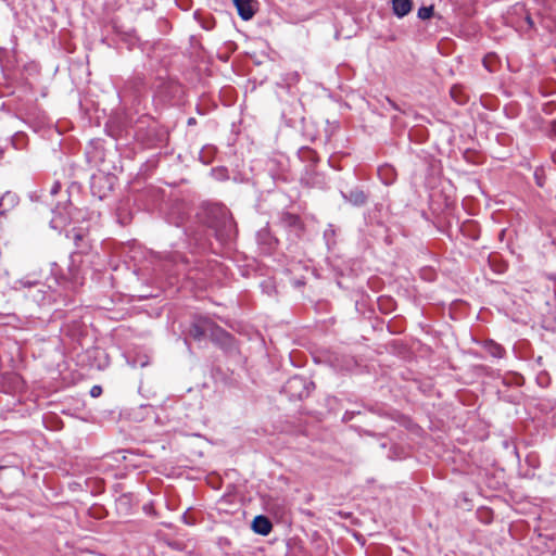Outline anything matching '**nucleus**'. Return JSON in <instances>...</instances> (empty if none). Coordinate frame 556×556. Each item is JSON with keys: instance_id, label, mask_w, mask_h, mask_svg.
<instances>
[{"instance_id": "nucleus-1", "label": "nucleus", "mask_w": 556, "mask_h": 556, "mask_svg": "<svg viewBox=\"0 0 556 556\" xmlns=\"http://www.w3.org/2000/svg\"><path fill=\"white\" fill-rule=\"evenodd\" d=\"M206 223L220 240L229 239L233 232V220L222 205H211L206 210Z\"/></svg>"}, {"instance_id": "nucleus-2", "label": "nucleus", "mask_w": 556, "mask_h": 556, "mask_svg": "<svg viewBox=\"0 0 556 556\" xmlns=\"http://www.w3.org/2000/svg\"><path fill=\"white\" fill-rule=\"evenodd\" d=\"M190 334L201 340L203 338H211L214 341L226 343L229 340V334L217 326L212 319L207 317H200L191 327Z\"/></svg>"}, {"instance_id": "nucleus-3", "label": "nucleus", "mask_w": 556, "mask_h": 556, "mask_svg": "<svg viewBox=\"0 0 556 556\" xmlns=\"http://www.w3.org/2000/svg\"><path fill=\"white\" fill-rule=\"evenodd\" d=\"M273 525L269 519L263 515L256 516L252 521V530L261 535L270 533Z\"/></svg>"}, {"instance_id": "nucleus-4", "label": "nucleus", "mask_w": 556, "mask_h": 556, "mask_svg": "<svg viewBox=\"0 0 556 556\" xmlns=\"http://www.w3.org/2000/svg\"><path fill=\"white\" fill-rule=\"evenodd\" d=\"M240 17L244 21H249L254 15L252 8V0H232Z\"/></svg>"}, {"instance_id": "nucleus-5", "label": "nucleus", "mask_w": 556, "mask_h": 556, "mask_svg": "<svg viewBox=\"0 0 556 556\" xmlns=\"http://www.w3.org/2000/svg\"><path fill=\"white\" fill-rule=\"evenodd\" d=\"M413 9L412 0H392L393 13L402 18L406 16Z\"/></svg>"}, {"instance_id": "nucleus-6", "label": "nucleus", "mask_w": 556, "mask_h": 556, "mask_svg": "<svg viewBox=\"0 0 556 556\" xmlns=\"http://www.w3.org/2000/svg\"><path fill=\"white\" fill-rule=\"evenodd\" d=\"M484 349L490 355H492L493 357H497V358L503 357L504 352H505L504 349L500 344H497L491 340L485 342Z\"/></svg>"}, {"instance_id": "nucleus-7", "label": "nucleus", "mask_w": 556, "mask_h": 556, "mask_svg": "<svg viewBox=\"0 0 556 556\" xmlns=\"http://www.w3.org/2000/svg\"><path fill=\"white\" fill-rule=\"evenodd\" d=\"M345 198L354 205H362L366 202V195L362 190H352Z\"/></svg>"}, {"instance_id": "nucleus-8", "label": "nucleus", "mask_w": 556, "mask_h": 556, "mask_svg": "<svg viewBox=\"0 0 556 556\" xmlns=\"http://www.w3.org/2000/svg\"><path fill=\"white\" fill-rule=\"evenodd\" d=\"M305 381L301 377H292L288 380L286 384V391L291 393L293 390H298L300 388H304Z\"/></svg>"}, {"instance_id": "nucleus-9", "label": "nucleus", "mask_w": 556, "mask_h": 556, "mask_svg": "<svg viewBox=\"0 0 556 556\" xmlns=\"http://www.w3.org/2000/svg\"><path fill=\"white\" fill-rule=\"evenodd\" d=\"M4 202H8L11 205L16 204V197L11 192H7L2 198H0V216L4 213L2 205Z\"/></svg>"}, {"instance_id": "nucleus-10", "label": "nucleus", "mask_w": 556, "mask_h": 556, "mask_svg": "<svg viewBox=\"0 0 556 556\" xmlns=\"http://www.w3.org/2000/svg\"><path fill=\"white\" fill-rule=\"evenodd\" d=\"M432 14H433V7H421L418 10V17L420 20H428L432 16Z\"/></svg>"}, {"instance_id": "nucleus-11", "label": "nucleus", "mask_w": 556, "mask_h": 556, "mask_svg": "<svg viewBox=\"0 0 556 556\" xmlns=\"http://www.w3.org/2000/svg\"><path fill=\"white\" fill-rule=\"evenodd\" d=\"M543 110L546 112V114H552L554 110V105L551 102L543 103Z\"/></svg>"}, {"instance_id": "nucleus-12", "label": "nucleus", "mask_w": 556, "mask_h": 556, "mask_svg": "<svg viewBox=\"0 0 556 556\" xmlns=\"http://www.w3.org/2000/svg\"><path fill=\"white\" fill-rule=\"evenodd\" d=\"M84 233L81 231H75L73 230V239L77 242L79 240L84 239Z\"/></svg>"}, {"instance_id": "nucleus-13", "label": "nucleus", "mask_w": 556, "mask_h": 556, "mask_svg": "<svg viewBox=\"0 0 556 556\" xmlns=\"http://www.w3.org/2000/svg\"><path fill=\"white\" fill-rule=\"evenodd\" d=\"M100 393H101V388H100V387L94 386V387L91 389V395H92V396H98Z\"/></svg>"}, {"instance_id": "nucleus-14", "label": "nucleus", "mask_w": 556, "mask_h": 556, "mask_svg": "<svg viewBox=\"0 0 556 556\" xmlns=\"http://www.w3.org/2000/svg\"><path fill=\"white\" fill-rule=\"evenodd\" d=\"M61 188V185L59 182L54 184L52 189H51V193L52 194H55Z\"/></svg>"}, {"instance_id": "nucleus-15", "label": "nucleus", "mask_w": 556, "mask_h": 556, "mask_svg": "<svg viewBox=\"0 0 556 556\" xmlns=\"http://www.w3.org/2000/svg\"><path fill=\"white\" fill-rule=\"evenodd\" d=\"M535 179H536L538 185L540 187H542L543 186V181H542V178H541V176H540L538 170L535 172Z\"/></svg>"}, {"instance_id": "nucleus-16", "label": "nucleus", "mask_w": 556, "mask_h": 556, "mask_svg": "<svg viewBox=\"0 0 556 556\" xmlns=\"http://www.w3.org/2000/svg\"><path fill=\"white\" fill-rule=\"evenodd\" d=\"M18 283H20L21 286H23V287H31V286H34V285H35L34 282H30V281H23V280L18 281Z\"/></svg>"}, {"instance_id": "nucleus-17", "label": "nucleus", "mask_w": 556, "mask_h": 556, "mask_svg": "<svg viewBox=\"0 0 556 556\" xmlns=\"http://www.w3.org/2000/svg\"><path fill=\"white\" fill-rule=\"evenodd\" d=\"M451 96H452V97H453L457 102H459V103L462 102V100H458V99L456 98V88H452V89H451Z\"/></svg>"}, {"instance_id": "nucleus-18", "label": "nucleus", "mask_w": 556, "mask_h": 556, "mask_svg": "<svg viewBox=\"0 0 556 556\" xmlns=\"http://www.w3.org/2000/svg\"><path fill=\"white\" fill-rule=\"evenodd\" d=\"M526 20H527V23L529 24V26L531 27V26H532V20H531V17H530V16H527V18H526Z\"/></svg>"}, {"instance_id": "nucleus-19", "label": "nucleus", "mask_w": 556, "mask_h": 556, "mask_svg": "<svg viewBox=\"0 0 556 556\" xmlns=\"http://www.w3.org/2000/svg\"><path fill=\"white\" fill-rule=\"evenodd\" d=\"M51 225H52V227H53V228H58V225H56V220H55V219H52V220H51Z\"/></svg>"}, {"instance_id": "nucleus-20", "label": "nucleus", "mask_w": 556, "mask_h": 556, "mask_svg": "<svg viewBox=\"0 0 556 556\" xmlns=\"http://www.w3.org/2000/svg\"><path fill=\"white\" fill-rule=\"evenodd\" d=\"M549 124H551V126H553V127H554V126H555V124H556V121H555V119H552V121L549 122Z\"/></svg>"}, {"instance_id": "nucleus-21", "label": "nucleus", "mask_w": 556, "mask_h": 556, "mask_svg": "<svg viewBox=\"0 0 556 556\" xmlns=\"http://www.w3.org/2000/svg\"><path fill=\"white\" fill-rule=\"evenodd\" d=\"M296 396H299V397L303 396V392H302V391H299V392L296 393Z\"/></svg>"}, {"instance_id": "nucleus-22", "label": "nucleus", "mask_w": 556, "mask_h": 556, "mask_svg": "<svg viewBox=\"0 0 556 556\" xmlns=\"http://www.w3.org/2000/svg\"><path fill=\"white\" fill-rule=\"evenodd\" d=\"M188 123L193 124V118H190Z\"/></svg>"}]
</instances>
